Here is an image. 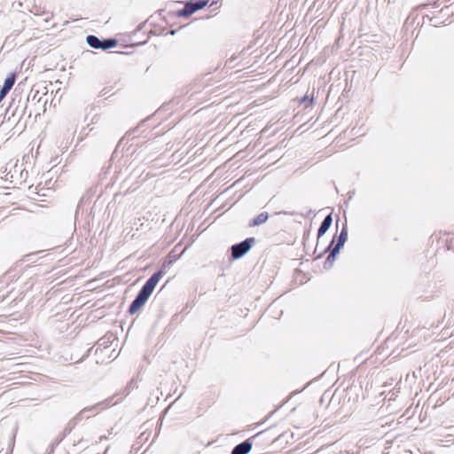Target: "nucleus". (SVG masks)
<instances>
[{"label": "nucleus", "instance_id": "4468645a", "mask_svg": "<svg viewBox=\"0 0 454 454\" xmlns=\"http://www.w3.org/2000/svg\"><path fill=\"white\" fill-rule=\"evenodd\" d=\"M118 44V41L115 38H105L101 41V47L100 50L102 51H107L110 49L114 48Z\"/></svg>", "mask_w": 454, "mask_h": 454}, {"label": "nucleus", "instance_id": "c756f323", "mask_svg": "<svg viewBox=\"0 0 454 454\" xmlns=\"http://www.w3.org/2000/svg\"><path fill=\"white\" fill-rule=\"evenodd\" d=\"M105 439H106V436H105V435L100 436V441H103Z\"/></svg>", "mask_w": 454, "mask_h": 454}, {"label": "nucleus", "instance_id": "a878e982", "mask_svg": "<svg viewBox=\"0 0 454 454\" xmlns=\"http://www.w3.org/2000/svg\"><path fill=\"white\" fill-rule=\"evenodd\" d=\"M107 94L106 89H103L100 92V96H105Z\"/></svg>", "mask_w": 454, "mask_h": 454}, {"label": "nucleus", "instance_id": "423d86ee", "mask_svg": "<svg viewBox=\"0 0 454 454\" xmlns=\"http://www.w3.org/2000/svg\"><path fill=\"white\" fill-rule=\"evenodd\" d=\"M149 295L139 290L135 299L131 301L129 306L128 312L130 315L137 313L148 301Z\"/></svg>", "mask_w": 454, "mask_h": 454}, {"label": "nucleus", "instance_id": "2eb2a0df", "mask_svg": "<svg viewBox=\"0 0 454 454\" xmlns=\"http://www.w3.org/2000/svg\"><path fill=\"white\" fill-rule=\"evenodd\" d=\"M39 91L38 90H34V89H32L27 98V100L26 102L24 103L23 105V108L21 110V115L20 117V119L22 117L23 114H25L26 113V110H27V102H36L37 101V98H38V96H39Z\"/></svg>", "mask_w": 454, "mask_h": 454}, {"label": "nucleus", "instance_id": "f03ea898", "mask_svg": "<svg viewBox=\"0 0 454 454\" xmlns=\"http://www.w3.org/2000/svg\"><path fill=\"white\" fill-rule=\"evenodd\" d=\"M209 0H188L184 3V6L176 12L177 17L189 18L194 12L203 9L207 5Z\"/></svg>", "mask_w": 454, "mask_h": 454}, {"label": "nucleus", "instance_id": "1a4fd4ad", "mask_svg": "<svg viewBox=\"0 0 454 454\" xmlns=\"http://www.w3.org/2000/svg\"><path fill=\"white\" fill-rule=\"evenodd\" d=\"M21 102V98L18 100V104L16 105V99L12 98V102L10 103V106L6 108L4 120L1 123H4V121L9 122L12 117L15 116L18 108L20 106V104Z\"/></svg>", "mask_w": 454, "mask_h": 454}, {"label": "nucleus", "instance_id": "ddd939ff", "mask_svg": "<svg viewBox=\"0 0 454 454\" xmlns=\"http://www.w3.org/2000/svg\"><path fill=\"white\" fill-rule=\"evenodd\" d=\"M101 41L99 37L94 35H89L86 36V43L87 44L93 49L100 50L101 47Z\"/></svg>", "mask_w": 454, "mask_h": 454}, {"label": "nucleus", "instance_id": "cd10ccee", "mask_svg": "<svg viewBox=\"0 0 454 454\" xmlns=\"http://www.w3.org/2000/svg\"><path fill=\"white\" fill-rule=\"evenodd\" d=\"M309 231L305 232L303 235V239H306L307 238H309Z\"/></svg>", "mask_w": 454, "mask_h": 454}, {"label": "nucleus", "instance_id": "6ab92c4d", "mask_svg": "<svg viewBox=\"0 0 454 454\" xmlns=\"http://www.w3.org/2000/svg\"><path fill=\"white\" fill-rule=\"evenodd\" d=\"M329 229L330 228L327 227V225H325V223H323L321 222L320 226L317 230V239H319L322 236H324Z\"/></svg>", "mask_w": 454, "mask_h": 454}, {"label": "nucleus", "instance_id": "9b49d317", "mask_svg": "<svg viewBox=\"0 0 454 454\" xmlns=\"http://www.w3.org/2000/svg\"><path fill=\"white\" fill-rule=\"evenodd\" d=\"M269 216L270 215H269L268 212H265V211L262 212L258 215H256L255 217H254L253 219L250 220L248 226L249 227L260 226L267 222V220L269 219Z\"/></svg>", "mask_w": 454, "mask_h": 454}, {"label": "nucleus", "instance_id": "a211bd4d", "mask_svg": "<svg viewBox=\"0 0 454 454\" xmlns=\"http://www.w3.org/2000/svg\"><path fill=\"white\" fill-rule=\"evenodd\" d=\"M78 423L76 422V420H74V419H72L68 423L67 425L66 426L64 431H63V437H66L67 434H69L73 429L75 427V426L77 425Z\"/></svg>", "mask_w": 454, "mask_h": 454}, {"label": "nucleus", "instance_id": "4be33fe9", "mask_svg": "<svg viewBox=\"0 0 454 454\" xmlns=\"http://www.w3.org/2000/svg\"><path fill=\"white\" fill-rule=\"evenodd\" d=\"M323 223H325V225H327V227H331L332 226V223H333V215L332 214H328L325 218L324 220L322 221Z\"/></svg>", "mask_w": 454, "mask_h": 454}, {"label": "nucleus", "instance_id": "bb28decb", "mask_svg": "<svg viewBox=\"0 0 454 454\" xmlns=\"http://www.w3.org/2000/svg\"><path fill=\"white\" fill-rule=\"evenodd\" d=\"M91 350H92V348H89V349L87 350L86 355L83 356V358H85V357L89 356H90V351H91Z\"/></svg>", "mask_w": 454, "mask_h": 454}, {"label": "nucleus", "instance_id": "0eeeda50", "mask_svg": "<svg viewBox=\"0 0 454 454\" xmlns=\"http://www.w3.org/2000/svg\"><path fill=\"white\" fill-rule=\"evenodd\" d=\"M16 81V74L11 73L4 81L0 88V101H2L13 87Z\"/></svg>", "mask_w": 454, "mask_h": 454}, {"label": "nucleus", "instance_id": "393cba45", "mask_svg": "<svg viewBox=\"0 0 454 454\" xmlns=\"http://www.w3.org/2000/svg\"><path fill=\"white\" fill-rule=\"evenodd\" d=\"M137 130V128H136V129H131V130L128 131V132L125 134L124 138H125V137H129L130 135H132V134H135Z\"/></svg>", "mask_w": 454, "mask_h": 454}, {"label": "nucleus", "instance_id": "dca6fc26", "mask_svg": "<svg viewBox=\"0 0 454 454\" xmlns=\"http://www.w3.org/2000/svg\"><path fill=\"white\" fill-rule=\"evenodd\" d=\"M208 75H209V74H203L200 78H199V79L195 82L194 86H195L198 90H200V89H201V88H202V89H204V88H206V87L209 86L208 82H209L210 78L208 77Z\"/></svg>", "mask_w": 454, "mask_h": 454}, {"label": "nucleus", "instance_id": "7ed1b4c3", "mask_svg": "<svg viewBox=\"0 0 454 454\" xmlns=\"http://www.w3.org/2000/svg\"><path fill=\"white\" fill-rule=\"evenodd\" d=\"M335 242V237L333 238L329 245L324 249V251L318 254L317 258H321L325 254L329 253L325 262L324 269L329 270L333 265L337 255L340 254V249L334 247L333 245Z\"/></svg>", "mask_w": 454, "mask_h": 454}, {"label": "nucleus", "instance_id": "f8f14e48", "mask_svg": "<svg viewBox=\"0 0 454 454\" xmlns=\"http://www.w3.org/2000/svg\"><path fill=\"white\" fill-rule=\"evenodd\" d=\"M114 340V334L108 333L98 340L97 345L98 346V348H108L112 344Z\"/></svg>", "mask_w": 454, "mask_h": 454}, {"label": "nucleus", "instance_id": "20e7f679", "mask_svg": "<svg viewBox=\"0 0 454 454\" xmlns=\"http://www.w3.org/2000/svg\"><path fill=\"white\" fill-rule=\"evenodd\" d=\"M113 398H114V396L106 398V400H104L102 402H99V403H96L95 405H92V406L86 407V408L82 409L73 419L74 420H76L77 423L79 421H81L82 419H89L90 415L88 414V412L93 411H96V410H104V409H106V407H108L110 405V403L112 402Z\"/></svg>", "mask_w": 454, "mask_h": 454}, {"label": "nucleus", "instance_id": "f3484780", "mask_svg": "<svg viewBox=\"0 0 454 454\" xmlns=\"http://www.w3.org/2000/svg\"><path fill=\"white\" fill-rule=\"evenodd\" d=\"M171 263H172L171 261H165L162 263V265L160 266V268L158 270H156L155 272H153V274L154 275L160 274L159 278L161 279V278L167 273Z\"/></svg>", "mask_w": 454, "mask_h": 454}, {"label": "nucleus", "instance_id": "5701e85b", "mask_svg": "<svg viewBox=\"0 0 454 454\" xmlns=\"http://www.w3.org/2000/svg\"><path fill=\"white\" fill-rule=\"evenodd\" d=\"M237 59V56L233 55L231 58H229L225 62V67H228L229 68L233 67V64L235 60Z\"/></svg>", "mask_w": 454, "mask_h": 454}, {"label": "nucleus", "instance_id": "9d476101", "mask_svg": "<svg viewBox=\"0 0 454 454\" xmlns=\"http://www.w3.org/2000/svg\"><path fill=\"white\" fill-rule=\"evenodd\" d=\"M347 239H348V224L346 222L340 230V232L338 236V239H337L336 243H334L333 246L334 247L341 249L344 247Z\"/></svg>", "mask_w": 454, "mask_h": 454}, {"label": "nucleus", "instance_id": "f257e3e1", "mask_svg": "<svg viewBox=\"0 0 454 454\" xmlns=\"http://www.w3.org/2000/svg\"><path fill=\"white\" fill-rule=\"evenodd\" d=\"M256 239L254 237L245 239L243 241L236 243L231 247V259L238 260L246 255L255 244Z\"/></svg>", "mask_w": 454, "mask_h": 454}, {"label": "nucleus", "instance_id": "39448f33", "mask_svg": "<svg viewBox=\"0 0 454 454\" xmlns=\"http://www.w3.org/2000/svg\"><path fill=\"white\" fill-rule=\"evenodd\" d=\"M266 432H267V430L261 431V432L255 434L254 435H253L252 437L237 444L231 450V454H248L251 451L252 447H253V440L264 434Z\"/></svg>", "mask_w": 454, "mask_h": 454}, {"label": "nucleus", "instance_id": "6e6552de", "mask_svg": "<svg viewBox=\"0 0 454 454\" xmlns=\"http://www.w3.org/2000/svg\"><path fill=\"white\" fill-rule=\"evenodd\" d=\"M159 275L160 274L154 275L153 273L152 276L142 286L140 290L143 291L144 293H145L146 294H148L149 296H151L154 288L156 287L157 284L160 280L159 278Z\"/></svg>", "mask_w": 454, "mask_h": 454}, {"label": "nucleus", "instance_id": "c85d7f7f", "mask_svg": "<svg viewBox=\"0 0 454 454\" xmlns=\"http://www.w3.org/2000/svg\"><path fill=\"white\" fill-rule=\"evenodd\" d=\"M124 140V137H122L120 141H119V144L117 145L116 148H114V151H117V148L120 146V145L122 143V141Z\"/></svg>", "mask_w": 454, "mask_h": 454}, {"label": "nucleus", "instance_id": "aec40b11", "mask_svg": "<svg viewBox=\"0 0 454 454\" xmlns=\"http://www.w3.org/2000/svg\"><path fill=\"white\" fill-rule=\"evenodd\" d=\"M313 103H314L313 98H309L307 95L303 96L301 99V104H303L306 108L312 106Z\"/></svg>", "mask_w": 454, "mask_h": 454}, {"label": "nucleus", "instance_id": "412c9836", "mask_svg": "<svg viewBox=\"0 0 454 454\" xmlns=\"http://www.w3.org/2000/svg\"><path fill=\"white\" fill-rule=\"evenodd\" d=\"M46 94L39 95L36 103L41 104L43 107V112L46 110V104L48 102V98H45Z\"/></svg>", "mask_w": 454, "mask_h": 454}, {"label": "nucleus", "instance_id": "b1692460", "mask_svg": "<svg viewBox=\"0 0 454 454\" xmlns=\"http://www.w3.org/2000/svg\"><path fill=\"white\" fill-rule=\"evenodd\" d=\"M35 254H34V253H31V254H26V255L24 256V261H26V262H29V261H30V259H31V257H33V256H35Z\"/></svg>", "mask_w": 454, "mask_h": 454}]
</instances>
